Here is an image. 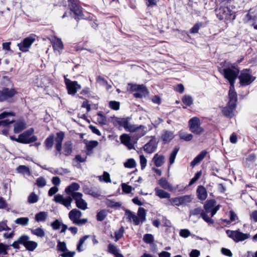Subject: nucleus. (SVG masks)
Segmentation results:
<instances>
[{"mask_svg": "<svg viewBox=\"0 0 257 257\" xmlns=\"http://www.w3.org/2000/svg\"><path fill=\"white\" fill-rule=\"evenodd\" d=\"M125 215L130 222H133L136 225H138L140 223H143L146 220V212L143 208H139L138 211V215L129 210H125Z\"/></svg>", "mask_w": 257, "mask_h": 257, "instance_id": "3", "label": "nucleus"}, {"mask_svg": "<svg viewBox=\"0 0 257 257\" xmlns=\"http://www.w3.org/2000/svg\"><path fill=\"white\" fill-rule=\"evenodd\" d=\"M193 197L192 195H184L178 198V206H185L192 202Z\"/></svg>", "mask_w": 257, "mask_h": 257, "instance_id": "21", "label": "nucleus"}, {"mask_svg": "<svg viewBox=\"0 0 257 257\" xmlns=\"http://www.w3.org/2000/svg\"><path fill=\"white\" fill-rule=\"evenodd\" d=\"M226 233L229 238H231L236 242L244 241L248 238L250 236L249 234L242 233L238 230H226Z\"/></svg>", "mask_w": 257, "mask_h": 257, "instance_id": "7", "label": "nucleus"}, {"mask_svg": "<svg viewBox=\"0 0 257 257\" xmlns=\"http://www.w3.org/2000/svg\"><path fill=\"white\" fill-rule=\"evenodd\" d=\"M26 128V124L24 121H19L14 124V132L18 134Z\"/></svg>", "mask_w": 257, "mask_h": 257, "instance_id": "24", "label": "nucleus"}, {"mask_svg": "<svg viewBox=\"0 0 257 257\" xmlns=\"http://www.w3.org/2000/svg\"><path fill=\"white\" fill-rule=\"evenodd\" d=\"M240 83L242 86H246L251 84L255 79L248 70H243L239 76Z\"/></svg>", "mask_w": 257, "mask_h": 257, "instance_id": "9", "label": "nucleus"}, {"mask_svg": "<svg viewBox=\"0 0 257 257\" xmlns=\"http://www.w3.org/2000/svg\"><path fill=\"white\" fill-rule=\"evenodd\" d=\"M62 223V222L61 221H59L58 219H56L51 223V225L54 230H58L60 228Z\"/></svg>", "mask_w": 257, "mask_h": 257, "instance_id": "60", "label": "nucleus"}, {"mask_svg": "<svg viewBox=\"0 0 257 257\" xmlns=\"http://www.w3.org/2000/svg\"><path fill=\"white\" fill-rule=\"evenodd\" d=\"M89 237V235H85L81 238H80L77 246V250L79 251H82L83 249L82 248L83 244H84L85 241L87 238Z\"/></svg>", "mask_w": 257, "mask_h": 257, "instance_id": "47", "label": "nucleus"}, {"mask_svg": "<svg viewBox=\"0 0 257 257\" xmlns=\"http://www.w3.org/2000/svg\"><path fill=\"white\" fill-rule=\"evenodd\" d=\"M143 240L146 243L152 244L154 241V237L152 234L147 233L144 235Z\"/></svg>", "mask_w": 257, "mask_h": 257, "instance_id": "45", "label": "nucleus"}, {"mask_svg": "<svg viewBox=\"0 0 257 257\" xmlns=\"http://www.w3.org/2000/svg\"><path fill=\"white\" fill-rule=\"evenodd\" d=\"M216 15L217 17L220 20H233L235 19V15L233 12L228 7H221L216 9Z\"/></svg>", "mask_w": 257, "mask_h": 257, "instance_id": "5", "label": "nucleus"}, {"mask_svg": "<svg viewBox=\"0 0 257 257\" xmlns=\"http://www.w3.org/2000/svg\"><path fill=\"white\" fill-rule=\"evenodd\" d=\"M202 218L207 223L209 224H212L214 223V221L213 219H212L211 218L209 217L207 214L206 212H201V216Z\"/></svg>", "mask_w": 257, "mask_h": 257, "instance_id": "61", "label": "nucleus"}, {"mask_svg": "<svg viewBox=\"0 0 257 257\" xmlns=\"http://www.w3.org/2000/svg\"><path fill=\"white\" fill-rule=\"evenodd\" d=\"M155 192L156 195L160 198H169L170 197V194L158 188H155Z\"/></svg>", "mask_w": 257, "mask_h": 257, "instance_id": "37", "label": "nucleus"}, {"mask_svg": "<svg viewBox=\"0 0 257 257\" xmlns=\"http://www.w3.org/2000/svg\"><path fill=\"white\" fill-rule=\"evenodd\" d=\"M75 254V251H70L67 249V251L63 252L60 255L62 257H74Z\"/></svg>", "mask_w": 257, "mask_h": 257, "instance_id": "64", "label": "nucleus"}, {"mask_svg": "<svg viewBox=\"0 0 257 257\" xmlns=\"http://www.w3.org/2000/svg\"><path fill=\"white\" fill-rule=\"evenodd\" d=\"M201 23L196 24L190 30L191 34H196L198 32L200 28L201 27Z\"/></svg>", "mask_w": 257, "mask_h": 257, "instance_id": "62", "label": "nucleus"}, {"mask_svg": "<svg viewBox=\"0 0 257 257\" xmlns=\"http://www.w3.org/2000/svg\"><path fill=\"white\" fill-rule=\"evenodd\" d=\"M82 215V213L80 211L77 209H73L69 212L68 216L73 224L82 226L88 221L87 218L81 219Z\"/></svg>", "mask_w": 257, "mask_h": 257, "instance_id": "4", "label": "nucleus"}, {"mask_svg": "<svg viewBox=\"0 0 257 257\" xmlns=\"http://www.w3.org/2000/svg\"><path fill=\"white\" fill-rule=\"evenodd\" d=\"M132 91H135L134 96L136 98H142L146 96L148 93L146 87L144 85L129 84Z\"/></svg>", "mask_w": 257, "mask_h": 257, "instance_id": "10", "label": "nucleus"}, {"mask_svg": "<svg viewBox=\"0 0 257 257\" xmlns=\"http://www.w3.org/2000/svg\"><path fill=\"white\" fill-rule=\"evenodd\" d=\"M97 82L100 85L105 86L107 90L109 89L111 87V86L110 85H108L107 81L102 76H98L97 77Z\"/></svg>", "mask_w": 257, "mask_h": 257, "instance_id": "44", "label": "nucleus"}, {"mask_svg": "<svg viewBox=\"0 0 257 257\" xmlns=\"http://www.w3.org/2000/svg\"><path fill=\"white\" fill-rule=\"evenodd\" d=\"M99 180L100 181H103L104 182L106 183H110L111 182V180L110 178V175L109 174L106 172H104L102 176H99Z\"/></svg>", "mask_w": 257, "mask_h": 257, "instance_id": "50", "label": "nucleus"}, {"mask_svg": "<svg viewBox=\"0 0 257 257\" xmlns=\"http://www.w3.org/2000/svg\"><path fill=\"white\" fill-rule=\"evenodd\" d=\"M39 200V196L34 192L31 193L28 197V201L31 204L36 203Z\"/></svg>", "mask_w": 257, "mask_h": 257, "instance_id": "48", "label": "nucleus"}, {"mask_svg": "<svg viewBox=\"0 0 257 257\" xmlns=\"http://www.w3.org/2000/svg\"><path fill=\"white\" fill-rule=\"evenodd\" d=\"M80 188V186L76 183H72L65 188V191L68 195L66 197H64L61 194H57L54 197L53 200L56 203H58L64 205L68 209L71 208V203L73 201V194L75 193H80L76 192Z\"/></svg>", "mask_w": 257, "mask_h": 257, "instance_id": "1", "label": "nucleus"}, {"mask_svg": "<svg viewBox=\"0 0 257 257\" xmlns=\"http://www.w3.org/2000/svg\"><path fill=\"white\" fill-rule=\"evenodd\" d=\"M29 219L28 217H20L15 220V222L22 226H26L28 224Z\"/></svg>", "mask_w": 257, "mask_h": 257, "instance_id": "42", "label": "nucleus"}, {"mask_svg": "<svg viewBox=\"0 0 257 257\" xmlns=\"http://www.w3.org/2000/svg\"><path fill=\"white\" fill-rule=\"evenodd\" d=\"M159 184L162 188L165 189H168L170 191L173 190V188L171 184H170L164 178H162L159 181Z\"/></svg>", "mask_w": 257, "mask_h": 257, "instance_id": "34", "label": "nucleus"}, {"mask_svg": "<svg viewBox=\"0 0 257 257\" xmlns=\"http://www.w3.org/2000/svg\"><path fill=\"white\" fill-rule=\"evenodd\" d=\"M64 133L63 132H60L57 133L56 137L55 139L56 143L55 148L57 151L61 154L62 150V143L64 138Z\"/></svg>", "mask_w": 257, "mask_h": 257, "instance_id": "16", "label": "nucleus"}, {"mask_svg": "<svg viewBox=\"0 0 257 257\" xmlns=\"http://www.w3.org/2000/svg\"><path fill=\"white\" fill-rule=\"evenodd\" d=\"M29 239V237L28 236L24 235L20 236L18 239V242H19L20 244H23L25 246Z\"/></svg>", "mask_w": 257, "mask_h": 257, "instance_id": "56", "label": "nucleus"}, {"mask_svg": "<svg viewBox=\"0 0 257 257\" xmlns=\"http://www.w3.org/2000/svg\"><path fill=\"white\" fill-rule=\"evenodd\" d=\"M73 14L75 16V18L76 19H85L83 14L82 7L80 8L79 9H77V10Z\"/></svg>", "mask_w": 257, "mask_h": 257, "instance_id": "54", "label": "nucleus"}, {"mask_svg": "<svg viewBox=\"0 0 257 257\" xmlns=\"http://www.w3.org/2000/svg\"><path fill=\"white\" fill-rule=\"evenodd\" d=\"M124 233V229L123 227H121L118 230L114 232V241H117L119 239L123 237Z\"/></svg>", "mask_w": 257, "mask_h": 257, "instance_id": "40", "label": "nucleus"}, {"mask_svg": "<svg viewBox=\"0 0 257 257\" xmlns=\"http://www.w3.org/2000/svg\"><path fill=\"white\" fill-rule=\"evenodd\" d=\"M153 160L157 167L161 166L165 162V157L163 155L156 154L153 157Z\"/></svg>", "mask_w": 257, "mask_h": 257, "instance_id": "25", "label": "nucleus"}, {"mask_svg": "<svg viewBox=\"0 0 257 257\" xmlns=\"http://www.w3.org/2000/svg\"><path fill=\"white\" fill-rule=\"evenodd\" d=\"M87 154L89 155L92 149L98 145V142L97 141H87L85 143Z\"/></svg>", "mask_w": 257, "mask_h": 257, "instance_id": "26", "label": "nucleus"}, {"mask_svg": "<svg viewBox=\"0 0 257 257\" xmlns=\"http://www.w3.org/2000/svg\"><path fill=\"white\" fill-rule=\"evenodd\" d=\"M207 152L206 151H202L194 160L192 161L191 165L192 166H194L196 164L200 163L203 159L205 157Z\"/></svg>", "mask_w": 257, "mask_h": 257, "instance_id": "27", "label": "nucleus"}, {"mask_svg": "<svg viewBox=\"0 0 257 257\" xmlns=\"http://www.w3.org/2000/svg\"><path fill=\"white\" fill-rule=\"evenodd\" d=\"M64 81L69 94L74 95L81 87L76 81H71L64 76Z\"/></svg>", "mask_w": 257, "mask_h": 257, "instance_id": "11", "label": "nucleus"}, {"mask_svg": "<svg viewBox=\"0 0 257 257\" xmlns=\"http://www.w3.org/2000/svg\"><path fill=\"white\" fill-rule=\"evenodd\" d=\"M31 231L33 235H36L39 237L42 238L45 235V232L44 230L40 227H38L35 229H31Z\"/></svg>", "mask_w": 257, "mask_h": 257, "instance_id": "36", "label": "nucleus"}, {"mask_svg": "<svg viewBox=\"0 0 257 257\" xmlns=\"http://www.w3.org/2000/svg\"><path fill=\"white\" fill-rule=\"evenodd\" d=\"M68 7L73 13L81 7L78 4V0H68Z\"/></svg>", "mask_w": 257, "mask_h": 257, "instance_id": "29", "label": "nucleus"}, {"mask_svg": "<svg viewBox=\"0 0 257 257\" xmlns=\"http://www.w3.org/2000/svg\"><path fill=\"white\" fill-rule=\"evenodd\" d=\"M125 168H133L136 166V163L134 159H129L124 163Z\"/></svg>", "mask_w": 257, "mask_h": 257, "instance_id": "51", "label": "nucleus"}, {"mask_svg": "<svg viewBox=\"0 0 257 257\" xmlns=\"http://www.w3.org/2000/svg\"><path fill=\"white\" fill-rule=\"evenodd\" d=\"M106 205L110 208H117L121 206L122 203L120 202H116L113 200L107 199L105 202Z\"/></svg>", "mask_w": 257, "mask_h": 257, "instance_id": "35", "label": "nucleus"}, {"mask_svg": "<svg viewBox=\"0 0 257 257\" xmlns=\"http://www.w3.org/2000/svg\"><path fill=\"white\" fill-rule=\"evenodd\" d=\"M54 137L51 135L48 137L45 142V146L48 150L51 149L53 145Z\"/></svg>", "mask_w": 257, "mask_h": 257, "instance_id": "46", "label": "nucleus"}, {"mask_svg": "<svg viewBox=\"0 0 257 257\" xmlns=\"http://www.w3.org/2000/svg\"><path fill=\"white\" fill-rule=\"evenodd\" d=\"M36 184L39 187H43L46 185V179L44 177H39L36 180Z\"/></svg>", "mask_w": 257, "mask_h": 257, "instance_id": "57", "label": "nucleus"}, {"mask_svg": "<svg viewBox=\"0 0 257 257\" xmlns=\"http://www.w3.org/2000/svg\"><path fill=\"white\" fill-rule=\"evenodd\" d=\"M85 191L86 193L90 194L94 197H98L100 196V193L92 188L86 189Z\"/></svg>", "mask_w": 257, "mask_h": 257, "instance_id": "53", "label": "nucleus"}, {"mask_svg": "<svg viewBox=\"0 0 257 257\" xmlns=\"http://www.w3.org/2000/svg\"><path fill=\"white\" fill-rule=\"evenodd\" d=\"M183 104L185 105L183 108H186L187 106L192 104L193 100L192 97L189 95H185L182 98Z\"/></svg>", "mask_w": 257, "mask_h": 257, "instance_id": "31", "label": "nucleus"}, {"mask_svg": "<svg viewBox=\"0 0 257 257\" xmlns=\"http://www.w3.org/2000/svg\"><path fill=\"white\" fill-rule=\"evenodd\" d=\"M201 121L197 117H193L189 121V126L191 132L196 135H200L202 134L204 130L201 126Z\"/></svg>", "mask_w": 257, "mask_h": 257, "instance_id": "8", "label": "nucleus"}, {"mask_svg": "<svg viewBox=\"0 0 257 257\" xmlns=\"http://www.w3.org/2000/svg\"><path fill=\"white\" fill-rule=\"evenodd\" d=\"M34 130L30 128L24 132L23 133L19 135L18 138V142L22 144H30L34 142L37 140V138L35 136H32L34 133Z\"/></svg>", "mask_w": 257, "mask_h": 257, "instance_id": "6", "label": "nucleus"}, {"mask_svg": "<svg viewBox=\"0 0 257 257\" xmlns=\"http://www.w3.org/2000/svg\"><path fill=\"white\" fill-rule=\"evenodd\" d=\"M179 234L181 237L186 238L190 236V232L188 229H183L180 230Z\"/></svg>", "mask_w": 257, "mask_h": 257, "instance_id": "63", "label": "nucleus"}, {"mask_svg": "<svg viewBox=\"0 0 257 257\" xmlns=\"http://www.w3.org/2000/svg\"><path fill=\"white\" fill-rule=\"evenodd\" d=\"M215 204V201L214 200H207L204 205L205 212L206 213L211 212Z\"/></svg>", "mask_w": 257, "mask_h": 257, "instance_id": "33", "label": "nucleus"}, {"mask_svg": "<svg viewBox=\"0 0 257 257\" xmlns=\"http://www.w3.org/2000/svg\"><path fill=\"white\" fill-rule=\"evenodd\" d=\"M48 216V213L46 212H40L35 215V219L38 222L45 221Z\"/></svg>", "mask_w": 257, "mask_h": 257, "instance_id": "39", "label": "nucleus"}, {"mask_svg": "<svg viewBox=\"0 0 257 257\" xmlns=\"http://www.w3.org/2000/svg\"><path fill=\"white\" fill-rule=\"evenodd\" d=\"M177 155V148H174L173 152L169 157V166L171 165L175 162V160Z\"/></svg>", "mask_w": 257, "mask_h": 257, "instance_id": "55", "label": "nucleus"}, {"mask_svg": "<svg viewBox=\"0 0 257 257\" xmlns=\"http://www.w3.org/2000/svg\"><path fill=\"white\" fill-rule=\"evenodd\" d=\"M38 246V243L34 241H28L26 246H25L26 249L29 251H33Z\"/></svg>", "mask_w": 257, "mask_h": 257, "instance_id": "41", "label": "nucleus"}, {"mask_svg": "<svg viewBox=\"0 0 257 257\" xmlns=\"http://www.w3.org/2000/svg\"><path fill=\"white\" fill-rule=\"evenodd\" d=\"M157 145L158 141L154 137H152L149 142L144 146V151L148 153H152L156 150Z\"/></svg>", "mask_w": 257, "mask_h": 257, "instance_id": "15", "label": "nucleus"}, {"mask_svg": "<svg viewBox=\"0 0 257 257\" xmlns=\"http://www.w3.org/2000/svg\"><path fill=\"white\" fill-rule=\"evenodd\" d=\"M179 137L181 139L185 141H189L193 138V136L192 134L183 132L180 133Z\"/></svg>", "mask_w": 257, "mask_h": 257, "instance_id": "49", "label": "nucleus"}, {"mask_svg": "<svg viewBox=\"0 0 257 257\" xmlns=\"http://www.w3.org/2000/svg\"><path fill=\"white\" fill-rule=\"evenodd\" d=\"M16 93V91L14 88H3L0 90V102L8 101L12 98Z\"/></svg>", "mask_w": 257, "mask_h": 257, "instance_id": "13", "label": "nucleus"}, {"mask_svg": "<svg viewBox=\"0 0 257 257\" xmlns=\"http://www.w3.org/2000/svg\"><path fill=\"white\" fill-rule=\"evenodd\" d=\"M130 120V118L129 117L115 118L113 120V123L114 125H118L119 126L123 127L125 130H126Z\"/></svg>", "mask_w": 257, "mask_h": 257, "instance_id": "19", "label": "nucleus"}, {"mask_svg": "<svg viewBox=\"0 0 257 257\" xmlns=\"http://www.w3.org/2000/svg\"><path fill=\"white\" fill-rule=\"evenodd\" d=\"M107 250L109 253L113 254L115 257H124L123 255L119 252V250L117 246L112 243L108 244Z\"/></svg>", "mask_w": 257, "mask_h": 257, "instance_id": "22", "label": "nucleus"}, {"mask_svg": "<svg viewBox=\"0 0 257 257\" xmlns=\"http://www.w3.org/2000/svg\"><path fill=\"white\" fill-rule=\"evenodd\" d=\"M147 127L143 125H140L136 129L135 133L136 134L137 139L144 136L147 133Z\"/></svg>", "mask_w": 257, "mask_h": 257, "instance_id": "28", "label": "nucleus"}, {"mask_svg": "<svg viewBox=\"0 0 257 257\" xmlns=\"http://www.w3.org/2000/svg\"><path fill=\"white\" fill-rule=\"evenodd\" d=\"M173 138L174 135L171 132L165 131L162 135V139L165 143H169Z\"/></svg>", "mask_w": 257, "mask_h": 257, "instance_id": "32", "label": "nucleus"}, {"mask_svg": "<svg viewBox=\"0 0 257 257\" xmlns=\"http://www.w3.org/2000/svg\"><path fill=\"white\" fill-rule=\"evenodd\" d=\"M223 73L224 77L228 80L230 84L228 93L229 98L228 103L236 104L237 94L234 90V83L238 75L239 70L234 67L233 68H225L223 69Z\"/></svg>", "mask_w": 257, "mask_h": 257, "instance_id": "2", "label": "nucleus"}, {"mask_svg": "<svg viewBox=\"0 0 257 257\" xmlns=\"http://www.w3.org/2000/svg\"><path fill=\"white\" fill-rule=\"evenodd\" d=\"M236 107V104L228 103L227 106L222 109L223 114L228 117H232L234 115V111Z\"/></svg>", "mask_w": 257, "mask_h": 257, "instance_id": "20", "label": "nucleus"}, {"mask_svg": "<svg viewBox=\"0 0 257 257\" xmlns=\"http://www.w3.org/2000/svg\"><path fill=\"white\" fill-rule=\"evenodd\" d=\"M82 193H75L73 199L75 201L76 205L78 208L85 210L87 208V203L82 199Z\"/></svg>", "mask_w": 257, "mask_h": 257, "instance_id": "14", "label": "nucleus"}, {"mask_svg": "<svg viewBox=\"0 0 257 257\" xmlns=\"http://www.w3.org/2000/svg\"><path fill=\"white\" fill-rule=\"evenodd\" d=\"M96 120L99 124L101 125H105L107 122L106 117L100 112L97 114Z\"/></svg>", "mask_w": 257, "mask_h": 257, "instance_id": "43", "label": "nucleus"}, {"mask_svg": "<svg viewBox=\"0 0 257 257\" xmlns=\"http://www.w3.org/2000/svg\"><path fill=\"white\" fill-rule=\"evenodd\" d=\"M57 248L58 251H60L62 252L67 251V249L66 243L59 240L58 241Z\"/></svg>", "mask_w": 257, "mask_h": 257, "instance_id": "52", "label": "nucleus"}, {"mask_svg": "<svg viewBox=\"0 0 257 257\" xmlns=\"http://www.w3.org/2000/svg\"><path fill=\"white\" fill-rule=\"evenodd\" d=\"M35 38L34 36H29L24 39V40L18 44V46L20 51L23 52H26L29 51V49L35 42Z\"/></svg>", "mask_w": 257, "mask_h": 257, "instance_id": "12", "label": "nucleus"}, {"mask_svg": "<svg viewBox=\"0 0 257 257\" xmlns=\"http://www.w3.org/2000/svg\"><path fill=\"white\" fill-rule=\"evenodd\" d=\"M197 196L199 199L204 200L207 196L206 189L202 186H200L197 189Z\"/></svg>", "mask_w": 257, "mask_h": 257, "instance_id": "23", "label": "nucleus"}, {"mask_svg": "<svg viewBox=\"0 0 257 257\" xmlns=\"http://www.w3.org/2000/svg\"><path fill=\"white\" fill-rule=\"evenodd\" d=\"M51 42L53 45L54 51L60 54L63 49V44L61 39L56 37H54Z\"/></svg>", "mask_w": 257, "mask_h": 257, "instance_id": "17", "label": "nucleus"}, {"mask_svg": "<svg viewBox=\"0 0 257 257\" xmlns=\"http://www.w3.org/2000/svg\"><path fill=\"white\" fill-rule=\"evenodd\" d=\"M106 211L104 210H102L99 212L96 216L97 219L98 221H102L104 220L105 217L106 216Z\"/></svg>", "mask_w": 257, "mask_h": 257, "instance_id": "59", "label": "nucleus"}, {"mask_svg": "<svg viewBox=\"0 0 257 257\" xmlns=\"http://www.w3.org/2000/svg\"><path fill=\"white\" fill-rule=\"evenodd\" d=\"M121 143L125 146L128 150H132L134 148L133 143L131 141V138L128 135L123 134L120 136Z\"/></svg>", "mask_w": 257, "mask_h": 257, "instance_id": "18", "label": "nucleus"}, {"mask_svg": "<svg viewBox=\"0 0 257 257\" xmlns=\"http://www.w3.org/2000/svg\"><path fill=\"white\" fill-rule=\"evenodd\" d=\"M17 171L19 173H22L24 175H30L31 172L30 169L28 167L25 165H20L17 168Z\"/></svg>", "mask_w": 257, "mask_h": 257, "instance_id": "38", "label": "nucleus"}, {"mask_svg": "<svg viewBox=\"0 0 257 257\" xmlns=\"http://www.w3.org/2000/svg\"><path fill=\"white\" fill-rule=\"evenodd\" d=\"M7 220L0 222V232L11 230V228L7 225Z\"/></svg>", "mask_w": 257, "mask_h": 257, "instance_id": "58", "label": "nucleus"}, {"mask_svg": "<svg viewBox=\"0 0 257 257\" xmlns=\"http://www.w3.org/2000/svg\"><path fill=\"white\" fill-rule=\"evenodd\" d=\"M72 152V144L70 141L65 143L63 147V154L65 156H69Z\"/></svg>", "mask_w": 257, "mask_h": 257, "instance_id": "30", "label": "nucleus"}]
</instances>
